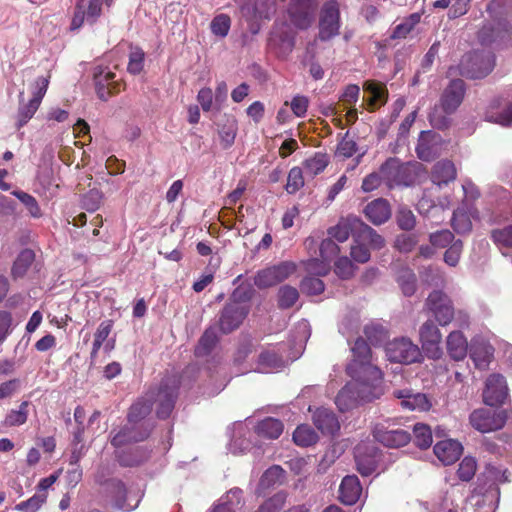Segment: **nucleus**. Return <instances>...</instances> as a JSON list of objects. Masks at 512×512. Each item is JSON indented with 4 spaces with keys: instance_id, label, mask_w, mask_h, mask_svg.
<instances>
[{
    "instance_id": "nucleus-1",
    "label": "nucleus",
    "mask_w": 512,
    "mask_h": 512,
    "mask_svg": "<svg viewBox=\"0 0 512 512\" xmlns=\"http://www.w3.org/2000/svg\"><path fill=\"white\" fill-rule=\"evenodd\" d=\"M425 172L424 166L417 161L402 163L396 157L388 158L381 166L380 173L387 186H412Z\"/></svg>"
},
{
    "instance_id": "nucleus-2",
    "label": "nucleus",
    "mask_w": 512,
    "mask_h": 512,
    "mask_svg": "<svg viewBox=\"0 0 512 512\" xmlns=\"http://www.w3.org/2000/svg\"><path fill=\"white\" fill-rule=\"evenodd\" d=\"M496 64L495 55L489 50H475L466 53L458 65L461 76L468 79H483L488 76Z\"/></svg>"
},
{
    "instance_id": "nucleus-3",
    "label": "nucleus",
    "mask_w": 512,
    "mask_h": 512,
    "mask_svg": "<svg viewBox=\"0 0 512 512\" xmlns=\"http://www.w3.org/2000/svg\"><path fill=\"white\" fill-rule=\"evenodd\" d=\"M351 352L352 360L347 366V372L352 378H362V375L369 373L375 381L382 380V372L371 363V348L363 338L355 340Z\"/></svg>"
},
{
    "instance_id": "nucleus-4",
    "label": "nucleus",
    "mask_w": 512,
    "mask_h": 512,
    "mask_svg": "<svg viewBox=\"0 0 512 512\" xmlns=\"http://www.w3.org/2000/svg\"><path fill=\"white\" fill-rule=\"evenodd\" d=\"M249 298V290L242 291L241 288H237L233 292L231 301L224 306L219 317V328L222 333L228 334L239 328L249 313V307L237 299Z\"/></svg>"
},
{
    "instance_id": "nucleus-5",
    "label": "nucleus",
    "mask_w": 512,
    "mask_h": 512,
    "mask_svg": "<svg viewBox=\"0 0 512 512\" xmlns=\"http://www.w3.org/2000/svg\"><path fill=\"white\" fill-rule=\"evenodd\" d=\"M181 379L177 374L168 375L162 379L154 401L157 403L156 415L159 419H167L174 410L178 398Z\"/></svg>"
},
{
    "instance_id": "nucleus-6",
    "label": "nucleus",
    "mask_w": 512,
    "mask_h": 512,
    "mask_svg": "<svg viewBox=\"0 0 512 512\" xmlns=\"http://www.w3.org/2000/svg\"><path fill=\"white\" fill-rule=\"evenodd\" d=\"M508 417L509 414L507 410H495L482 407L470 413L469 423L480 433H490L502 429Z\"/></svg>"
},
{
    "instance_id": "nucleus-7",
    "label": "nucleus",
    "mask_w": 512,
    "mask_h": 512,
    "mask_svg": "<svg viewBox=\"0 0 512 512\" xmlns=\"http://www.w3.org/2000/svg\"><path fill=\"white\" fill-rule=\"evenodd\" d=\"M425 309L441 326L452 322L455 309L451 298L441 290H433L425 301Z\"/></svg>"
},
{
    "instance_id": "nucleus-8",
    "label": "nucleus",
    "mask_w": 512,
    "mask_h": 512,
    "mask_svg": "<svg viewBox=\"0 0 512 512\" xmlns=\"http://www.w3.org/2000/svg\"><path fill=\"white\" fill-rule=\"evenodd\" d=\"M385 352L390 361L404 364L418 362L422 356L419 347L405 337L387 343Z\"/></svg>"
},
{
    "instance_id": "nucleus-9",
    "label": "nucleus",
    "mask_w": 512,
    "mask_h": 512,
    "mask_svg": "<svg viewBox=\"0 0 512 512\" xmlns=\"http://www.w3.org/2000/svg\"><path fill=\"white\" fill-rule=\"evenodd\" d=\"M116 74L108 67L97 65L93 69V79L98 97L107 101L110 97L120 93L124 84L115 79Z\"/></svg>"
},
{
    "instance_id": "nucleus-10",
    "label": "nucleus",
    "mask_w": 512,
    "mask_h": 512,
    "mask_svg": "<svg viewBox=\"0 0 512 512\" xmlns=\"http://www.w3.org/2000/svg\"><path fill=\"white\" fill-rule=\"evenodd\" d=\"M296 271V265L290 261H283L257 272L254 284L260 288L272 287L286 280Z\"/></svg>"
},
{
    "instance_id": "nucleus-11",
    "label": "nucleus",
    "mask_w": 512,
    "mask_h": 512,
    "mask_svg": "<svg viewBox=\"0 0 512 512\" xmlns=\"http://www.w3.org/2000/svg\"><path fill=\"white\" fill-rule=\"evenodd\" d=\"M340 28V12L334 0L323 5L319 21V39L327 41L338 35Z\"/></svg>"
},
{
    "instance_id": "nucleus-12",
    "label": "nucleus",
    "mask_w": 512,
    "mask_h": 512,
    "mask_svg": "<svg viewBox=\"0 0 512 512\" xmlns=\"http://www.w3.org/2000/svg\"><path fill=\"white\" fill-rule=\"evenodd\" d=\"M508 386L504 376L491 374L485 382L483 402L489 407L502 406L508 398Z\"/></svg>"
},
{
    "instance_id": "nucleus-13",
    "label": "nucleus",
    "mask_w": 512,
    "mask_h": 512,
    "mask_svg": "<svg viewBox=\"0 0 512 512\" xmlns=\"http://www.w3.org/2000/svg\"><path fill=\"white\" fill-rule=\"evenodd\" d=\"M422 349L430 359H439L442 356V334L433 320L425 321L419 330Z\"/></svg>"
},
{
    "instance_id": "nucleus-14",
    "label": "nucleus",
    "mask_w": 512,
    "mask_h": 512,
    "mask_svg": "<svg viewBox=\"0 0 512 512\" xmlns=\"http://www.w3.org/2000/svg\"><path fill=\"white\" fill-rule=\"evenodd\" d=\"M317 0H291L288 14L291 22L299 29L308 28L317 10Z\"/></svg>"
},
{
    "instance_id": "nucleus-15",
    "label": "nucleus",
    "mask_w": 512,
    "mask_h": 512,
    "mask_svg": "<svg viewBox=\"0 0 512 512\" xmlns=\"http://www.w3.org/2000/svg\"><path fill=\"white\" fill-rule=\"evenodd\" d=\"M443 139L440 134L428 130L419 135L415 148L417 157L422 161H432L441 154Z\"/></svg>"
},
{
    "instance_id": "nucleus-16",
    "label": "nucleus",
    "mask_w": 512,
    "mask_h": 512,
    "mask_svg": "<svg viewBox=\"0 0 512 512\" xmlns=\"http://www.w3.org/2000/svg\"><path fill=\"white\" fill-rule=\"evenodd\" d=\"M152 427L149 423L129 424L122 427L111 439V445L115 448L141 442L147 439L151 433Z\"/></svg>"
},
{
    "instance_id": "nucleus-17",
    "label": "nucleus",
    "mask_w": 512,
    "mask_h": 512,
    "mask_svg": "<svg viewBox=\"0 0 512 512\" xmlns=\"http://www.w3.org/2000/svg\"><path fill=\"white\" fill-rule=\"evenodd\" d=\"M466 85L462 79H453L440 97V107L446 115L453 114L463 102Z\"/></svg>"
},
{
    "instance_id": "nucleus-18",
    "label": "nucleus",
    "mask_w": 512,
    "mask_h": 512,
    "mask_svg": "<svg viewBox=\"0 0 512 512\" xmlns=\"http://www.w3.org/2000/svg\"><path fill=\"white\" fill-rule=\"evenodd\" d=\"M268 45L278 57H286L295 46V36L292 29L284 23L275 27L270 34Z\"/></svg>"
},
{
    "instance_id": "nucleus-19",
    "label": "nucleus",
    "mask_w": 512,
    "mask_h": 512,
    "mask_svg": "<svg viewBox=\"0 0 512 512\" xmlns=\"http://www.w3.org/2000/svg\"><path fill=\"white\" fill-rule=\"evenodd\" d=\"M376 441L389 448H399L408 444L411 434L404 429H389L381 424L375 425L372 431Z\"/></svg>"
},
{
    "instance_id": "nucleus-20",
    "label": "nucleus",
    "mask_w": 512,
    "mask_h": 512,
    "mask_svg": "<svg viewBox=\"0 0 512 512\" xmlns=\"http://www.w3.org/2000/svg\"><path fill=\"white\" fill-rule=\"evenodd\" d=\"M433 451L435 456L444 465H451L460 458L463 452V447L460 442L453 439H447L437 442Z\"/></svg>"
},
{
    "instance_id": "nucleus-21",
    "label": "nucleus",
    "mask_w": 512,
    "mask_h": 512,
    "mask_svg": "<svg viewBox=\"0 0 512 512\" xmlns=\"http://www.w3.org/2000/svg\"><path fill=\"white\" fill-rule=\"evenodd\" d=\"M393 396L401 400V406L407 410H429L431 404L423 393H413L411 389H399L393 391Z\"/></svg>"
},
{
    "instance_id": "nucleus-22",
    "label": "nucleus",
    "mask_w": 512,
    "mask_h": 512,
    "mask_svg": "<svg viewBox=\"0 0 512 512\" xmlns=\"http://www.w3.org/2000/svg\"><path fill=\"white\" fill-rule=\"evenodd\" d=\"M107 490L115 508L130 511L138 506L139 499H136L134 504L128 502L127 489L123 481L119 479L109 480L107 482Z\"/></svg>"
},
{
    "instance_id": "nucleus-23",
    "label": "nucleus",
    "mask_w": 512,
    "mask_h": 512,
    "mask_svg": "<svg viewBox=\"0 0 512 512\" xmlns=\"http://www.w3.org/2000/svg\"><path fill=\"white\" fill-rule=\"evenodd\" d=\"M457 177V169L455 164L448 159L436 162L431 170V181L441 187L455 181Z\"/></svg>"
},
{
    "instance_id": "nucleus-24",
    "label": "nucleus",
    "mask_w": 512,
    "mask_h": 512,
    "mask_svg": "<svg viewBox=\"0 0 512 512\" xmlns=\"http://www.w3.org/2000/svg\"><path fill=\"white\" fill-rule=\"evenodd\" d=\"M361 225V219L355 216H347L342 218L337 225L331 227L328 230L330 238L337 240L338 242H345L352 234L355 238L357 235V229Z\"/></svg>"
},
{
    "instance_id": "nucleus-25",
    "label": "nucleus",
    "mask_w": 512,
    "mask_h": 512,
    "mask_svg": "<svg viewBox=\"0 0 512 512\" xmlns=\"http://www.w3.org/2000/svg\"><path fill=\"white\" fill-rule=\"evenodd\" d=\"M364 214L374 225H381L391 217V207L386 199L378 198L368 203Z\"/></svg>"
},
{
    "instance_id": "nucleus-26",
    "label": "nucleus",
    "mask_w": 512,
    "mask_h": 512,
    "mask_svg": "<svg viewBox=\"0 0 512 512\" xmlns=\"http://www.w3.org/2000/svg\"><path fill=\"white\" fill-rule=\"evenodd\" d=\"M313 423L323 434L334 435L340 424L335 413L327 408H318L313 414Z\"/></svg>"
},
{
    "instance_id": "nucleus-27",
    "label": "nucleus",
    "mask_w": 512,
    "mask_h": 512,
    "mask_svg": "<svg viewBox=\"0 0 512 512\" xmlns=\"http://www.w3.org/2000/svg\"><path fill=\"white\" fill-rule=\"evenodd\" d=\"M362 492L359 479L355 475H347L342 479L339 487V499L346 505L355 504Z\"/></svg>"
},
{
    "instance_id": "nucleus-28",
    "label": "nucleus",
    "mask_w": 512,
    "mask_h": 512,
    "mask_svg": "<svg viewBox=\"0 0 512 512\" xmlns=\"http://www.w3.org/2000/svg\"><path fill=\"white\" fill-rule=\"evenodd\" d=\"M501 98L493 99L485 112V120L502 126H512V102L505 109L499 111Z\"/></svg>"
},
{
    "instance_id": "nucleus-29",
    "label": "nucleus",
    "mask_w": 512,
    "mask_h": 512,
    "mask_svg": "<svg viewBox=\"0 0 512 512\" xmlns=\"http://www.w3.org/2000/svg\"><path fill=\"white\" fill-rule=\"evenodd\" d=\"M447 352L455 361H462L467 356L468 342L461 331H452L446 341Z\"/></svg>"
},
{
    "instance_id": "nucleus-30",
    "label": "nucleus",
    "mask_w": 512,
    "mask_h": 512,
    "mask_svg": "<svg viewBox=\"0 0 512 512\" xmlns=\"http://www.w3.org/2000/svg\"><path fill=\"white\" fill-rule=\"evenodd\" d=\"M355 393L359 403L372 402L378 399L382 394V388L379 384L362 381L361 378H354Z\"/></svg>"
},
{
    "instance_id": "nucleus-31",
    "label": "nucleus",
    "mask_w": 512,
    "mask_h": 512,
    "mask_svg": "<svg viewBox=\"0 0 512 512\" xmlns=\"http://www.w3.org/2000/svg\"><path fill=\"white\" fill-rule=\"evenodd\" d=\"M356 241L362 242L372 249H381L385 245L384 238L362 220L357 229Z\"/></svg>"
},
{
    "instance_id": "nucleus-32",
    "label": "nucleus",
    "mask_w": 512,
    "mask_h": 512,
    "mask_svg": "<svg viewBox=\"0 0 512 512\" xmlns=\"http://www.w3.org/2000/svg\"><path fill=\"white\" fill-rule=\"evenodd\" d=\"M283 423L272 417H267L258 422L255 431L260 437L277 439L283 432Z\"/></svg>"
},
{
    "instance_id": "nucleus-33",
    "label": "nucleus",
    "mask_w": 512,
    "mask_h": 512,
    "mask_svg": "<svg viewBox=\"0 0 512 512\" xmlns=\"http://www.w3.org/2000/svg\"><path fill=\"white\" fill-rule=\"evenodd\" d=\"M330 163L327 153L316 152L313 156L305 159L302 163L306 174L315 177L322 173Z\"/></svg>"
},
{
    "instance_id": "nucleus-34",
    "label": "nucleus",
    "mask_w": 512,
    "mask_h": 512,
    "mask_svg": "<svg viewBox=\"0 0 512 512\" xmlns=\"http://www.w3.org/2000/svg\"><path fill=\"white\" fill-rule=\"evenodd\" d=\"M364 89L369 93L368 106L374 109L387 101L388 91L384 84L374 81H368L364 85Z\"/></svg>"
},
{
    "instance_id": "nucleus-35",
    "label": "nucleus",
    "mask_w": 512,
    "mask_h": 512,
    "mask_svg": "<svg viewBox=\"0 0 512 512\" xmlns=\"http://www.w3.org/2000/svg\"><path fill=\"white\" fill-rule=\"evenodd\" d=\"M116 457L121 466L133 467L146 461L149 457V453L143 449L135 448L120 451L117 453Z\"/></svg>"
},
{
    "instance_id": "nucleus-36",
    "label": "nucleus",
    "mask_w": 512,
    "mask_h": 512,
    "mask_svg": "<svg viewBox=\"0 0 512 512\" xmlns=\"http://www.w3.org/2000/svg\"><path fill=\"white\" fill-rule=\"evenodd\" d=\"M285 479V470L279 465L269 467L261 476L259 481L258 495L261 494L260 490L267 489L276 484H282Z\"/></svg>"
},
{
    "instance_id": "nucleus-37",
    "label": "nucleus",
    "mask_w": 512,
    "mask_h": 512,
    "mask_svg": "<svg viewBox=\"0 0 512 512\" xmlns=\"http://www.w3.org/2000/svg\"><path fill=\"white\" fill-rule=\"evenodd\" d=\"M335 403L340 411L345 412L357 405L358 398L355 393L354 382L346 384L337 394Z\"/></svg>"
},
{
    "instance_id": "nucleus-38",
    "label": "nucleus",
    "mask_w": 512,
    "mask_h": 512,
    "mask_svg": "<svg viewBox=\"0 0 512 512\" xmlns=\"http://www.w3.org/2000/svg\"><path fill=\"white\" fill-rule=\"evenodd\" d=\"M152 410V404L148 399H139L131 405L127 421L129 424L140 425L143 419H145Z\"/></svg>"
},
{
    "instance_id": "nucleus-39",
    "label": "nucleus",
    "mask_w": 512,
    "mask_h": 512,
    "mask_svg": "<svg viewBox=\"0 0 512 512\" xmlns=\"http://www.w3.org/2000/svg\"><path fill=\"white\" fill-rule=\"evenodd\" d=\"M218 342V337L214 328L210 327L205 330L203 335L200 337L198 344L195 348V355L197 357H203L209 355Z\"/></svg>"
},
{
    "instance_id": "nucleus-40",
    "label": "nucleus",
    "mask_w": 512,
    "mask_h": 512,
    "mask_svg": "<svg viewBox=\"0 0 512 512\" xmlns=\"http://www.w3.org/2000/svg\"><path fill=\"white\" fill-rule=\"evenodd\" d=\"M397 282L405 296H411L416 291L417 278L410 268H401L397 274Z\"/></svg>"
},
{
    "instance_id": "nucleus-41",
    "label": "nucleus",
    "mask_w": 512,
    "mask_h": 512,
    "mask_svg": "<svg viewBox=\"0 0 512 512\" xmlns=\"http://www.w3.org/2000/svg\"><path fill=\"white\" fill-rule=\"evenodd\" d=\"M293 441L301 447H308L318 441V435L309 425H299L293 433Z\"/></svg>"
},
{
    "instance_id": "nucleus-42",
    "label": "nucleus",
    "mask_w": 512,
    "mask_h": 512,
    "mask_svg": "<svg viewBox=\"0 0 512 512\" xmlns=\"http://www.w3.org/2000/svg\"><path fill=\"white\" fill-rule=\"evenodd\" d=\"M299 299L298 290L290 285H283L278 289L277 305L280 309L285 310L293 307Z\"/></svg>"
},
{
    "instance_id": "nucleus-43",
    "label": "nucleus",
    "mask_w": 512,
    "mask_h": 512,
    "mask_svg": "<svg viewBox=\"0 0 512 512\" xmlns=\"http://www.w3.org/2000/svg\"><path fill=\"white\" fill-rule=\"evenodd\" d=\"M420 22V15L418 13L411 14L403 22L396 25L393 29L390 38L391 39H404L413 30L415 25Z\"/></svg>"
},
{
    "instance_id": "nucleus-44",
    "label": "nucleus",
    "mask_w": 512,
    "mask_h": 512,
    "mask_svg": "<svg viewBox=\"0 0 512 512\" xmlns=\"http://www.w3.org/2000/svg\"><path fill=\"white\" fill-rule=\"evenodd\" d=\"M451 225L458 234L470 232L472 229V222L468 212L464 209L455 210L451 220Z\"/></svg>"
},
{
    "instance_id": "nucleus-45",
    "label": "nucleus",
    "mask_w": 512,
    "mask_h": 512,
    "mask_svg": "<svg viewBox=\"0 0 512 512\" xmlns=\"http://www.w3.org/2000/svg\"><path fill=\"white\" fill-rule=\"evenodd\" d=\"M28 401H23L18 410H11L6 415L4 420V425L8 427L20 426L23 425L28 418Z\"/></svg>"
},
{
    "instance_id": "nucleus-46",
    "label": "nucleus",
    "mask_w": 512,
    "mask_h": 512,
    "mask_svg": "<svg viewBox=\"0 0 512 512\" xmlns=\"http://www.w3.org/2000/svg\"><path fill=\"white\" fill-rule=\"evenodd\" d=\"M415 445L421 449H427L432 444V432L428 425L417 423L413 428Z\"/></svg>"
},
{
    "instance_id": "nucleus-47",
    "label": "nucleus",
    "mask_w": 512,
    "mask_h": 512,
    "mask_svg": "<svg viewBox=\"0 0 512 512\" xmlns=\"http://www.w3.org/2000/svg\"><path fill=\"white\" fill-rule=\"evenodd\" d=\"M305 184L303 170L302 168L295 166L292 167L287 176V183L285 185V190L288 194H295L298 192Z\"/></svg>"
},
{
    "instance_id": "nucleus-48",
    "label": "nucleus",
    "mask_w": 512,
    "mask_h": 512,
    "mask_svg": "<svg viewBox=\"0 0 512 512\" xmlns=\"http://www.w3.org/2000/svg\"><path fill=\"white\" fill-rule=\"evenodd\" d=\"M477 471V461L475 458L467 456L459 463L457 476L463 482L471 481Z\"/></svg>"
},
{
    "instance_id": "nucleus-49",
    "label": "nucleus",
    "mask_w": 512,
    "mask_h": 512,
    "mask_svg": "<svg viewBox=\"0 0 512 512\" xmlns=\"http://www.w3.org/2000/svg\"><path fill=\"white\" fill-rule=\"evenodd\" d=\"M34 259V253L29 250H23L12 266V275L14 278L22 277L27 269L30 267Z\"/></svg>"
},
{
    "instance_id": "nucleus-50",
    "label": "nucleus",
    "mask_w": 512,
    "mask_h": 512,
    "mask_svg": "<svg viewBox=\"0 0 512 512\" xmlns=\"http://www.w3.org/2000/svg\"><path fill=\"white\" fill-rule=\"evenodd\" d=\"M47 501L46 492H37L26 501H22L15 506V510L22 512H37Z\"/></svg>"
},
{
    "instance_id": "nucleus-51",
    "label": "nucleus",
    "mask_w": 512,
    "mask_h": 512,
    "mask_svg": "<svg viewBox=\"0 0 512 512\" xmlns=\"http://www.w3.org/2000/svg\"><path fill=\"white\" fill-rule=\"evenodd\" d=\"M39 106L40 104L32 99H30L25 104H20L17 113V129L22 128L24 125L28 123V121L34 116V114L38 110Z\"/></svg>"
},
{
    "instance_id": "nucleus-52",
    "label": "nucleus",
    "mask_w": 512,
    "mask_h": 512,
    "mask_svg": "<svg viewBox=\"0 0 512 512\" xmlns=\"http://www.w3.org/2000/svg\"><path fill=\"white\" fill-rule=\"evenodd\" d=\"M145 53L140 47H135L129 54L127 71L132 75H138L144 68Z\"/></svg>"
},
{
    "instance_id": "nucleus-53",
    "label": "nucleus",
    "mask_w": 512,
    "mask_h": 512,
    "mask_svg": "<svg viewBox=\"0 0 512 512\" xmlns=\"http://www.w3.org/2000/svg\"><path fill=\"white\" fill-rule=\"evenodd\" d=\"M491 239L500 248H512V224L492 230Z\"/></svg>"
},
{
    "instance_id": "nucleus-54",
    "label": "nucleus",
    "mask_w": 512,
    "mask_h": 512,
    "mask_svg": "<svg viewBox=\"0 0 512 512\" xmlns=\"http://www.w3.org/2000/svg\"><path fill=\"white\" fill-rule=\"evenodd\" d=\"M231 27V19L227 14H218L216 15L211 23L210 29L211 32L219 37H225L228 35Z\"/></svg>"
},
{
    "instance_id": "nucleus-55",
    "label": "nucleus",
    "mask_w": 512,
    "mask_h": 512,
    "mask_svg": "<svg viewBox=\"0 0 512 512\" xmlns=\"http://www.w3.org/2000/svg\"><path fill=\"white\" fill-rule=\"evenodd\" d=\"M364 335L373 345L379 344L386 339L387 332L381 324L369 323L364 327Z\"/></svg>"
},
{
    "instance_id": "nucleus-56",
    "label": "nucleus",
    "mask_w": 512,
    "mask_h": 512,
    "mask_svg": "<svg viewBox=\"0 0 512 512\" xmlns=\"http://www.w3.org/2000/svg\"><path fill=\"white\" fill-rule=\"evenodd\" d=\"M301 291L307 295H319L324 292L325 285L319 278L307 276L300 283Z\"/></svg>"
},
{
    "instance_id": "nucleus-57",
    "label": "nucleus",
    "mask_w": 512,
    "mask_h": 512,
    "mask_svg": "<svg viewBox=\"0 0 512 512\" xmlns=\"http://www.w3.org/2000/svg\"><path fill=\"white\" fill-rule=\"evenodd\" d=\"M356 151V142L353 139L349 138V132H346L344 137L337 144L335 156L346 159L352 157L356 153Z\"/></svg>"
},
{
    "instance_id": "nucleus-58",
    "label": "nucleus",
    "mask_w": 512,
    "mask_h": 512,
    "mask_svg": "<svg viewBox=\"0 0 512 512\" xmlns=\"http://www.w3.org/2000/svg\"><path fill=\"white\" fill-rule=\"evenodd\" d=\"M12 194L26 206L32 217L39 218L41 216V209L35 197L19 190L13 191Z\"/></svg>"
},
{
    "instance_id": "nucleus-59",
    "label": "nucleus",
    "mask_w": 512,
    "mask_h": 512,
    "mask_svg": "<svg viewBox=\"0 0 512 512\" xmlns=\"http://www.w3.org/2000/svg\"><path fill=\"white\" fill-rule=\"evenodd\" d=\"M454 238V234L451 231L444 229L431 233L429 241L435 248H446L455 241Z\"/></svg>"
},
{
    "instance_id": "nucleus-60",
    "label": "nucleus",
    "mask_w": 512,
    "mask_h": 512,
    "mask_svg": "<svg viewBox=\"0 0 512 512\" xmlns=\"http://www.w3.org/2000/svg\"><path fill=\"white\" fill-rule=\"evenodd\" d=\"M286 499L287 494L285 492H277L260 506V512H279L285 505Z\"/></svg>"
},
{
    "instance_id": "nucleus-61",
    "label": "nucleus",
    "mask_w": 512,
    "mask_h": 512,
    "mask_svg": "<svg viewBox=\"0 0 512 512\" xmlns=\"http://www.w3.org/2000/svg\"><path fill=\"white\" fill-rule=\"evenodd\" d=\"M286 499L287 494L285 492H277L260 506V512H279L285 505Z\"/></svg>"
},
{
    "instance_id": "nucleus-62",
    "label": "nucleus",
    "mask_w": 512,
    "mask_h": 512,
    "mask_svg": "<svg viewBox=\"0 0 512 512\" xmlns=\"http://www.w3.org/2000/svg\"><path fill=\"white\" fill-rule=\"evenodd\" d=\"M288 105H290V108L296 117L302 118L307 113L309 107V99L304 95H296L290 102L285 101L284 106Z\"/></svg>"
},
{
    "instance_id": "nucleus-63",
    "label": "nucleus",
    "mask_w": 512,
    "mask_h": 512,
    "mask_svg": "<svg viewBox=\"0 0 512 512\" xmlns=\"http://www.w3.org/2000/svg\"><path fill=\"white\" fill-rule=\"evenodd\" d=\"M463 250V243L461 240L454 241L445 251L444 253V262L451 266L455 267L460 260L461 254Z\"/></svg>"
},
{
    "instance_id": "nucleus-64",
    "label": "nucleus",
    "mask_w": 512,
    "mask_h": 512,
    "mask_svg": "<svg viewBox=\"0 0 512 512\" xmlns=\"http://www.w3.org/2000/svg\"><path fill=\"white\" fill-rule=\"evenodd\" d=\"M357 471L362 476H370L372 473L376 471L377 464L373 457L371 456H355Z\"/></svg>"
}]
</instances>
